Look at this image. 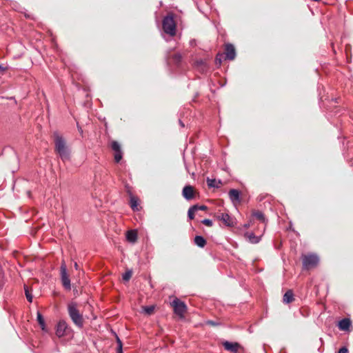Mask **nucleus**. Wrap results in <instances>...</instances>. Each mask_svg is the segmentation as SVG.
<instances>
[{"label":"nucleus","mask_w":353,"mask_h":353,"mask_svg":"<svg viewBox=\"0 0 353 353\" xmlns=\"http://www.w3.org/2000/svg\"><path fill=\"white\" fill-rule=\"evenodd\" d=\"M54 138V150L63 161L70 159V151L66 145V142L63 137L61 136L58 132L53 134Z\"/></svg>","instance_id":"f257e3e1"},{"label":"nucleus","mask_w":353,"mask_h":353,"mask_svg":"<svg viewBox=\"0 0 353 353\" xmlns=\"http://www.w3.org/2000/svg\"><path fill=\"white\" fill-rule=\"evenodd\" d=\"M68 312L71 320L75 325L81 328L83 326V317L80 313L77 303L75 302H70L68 304Z\"/></svg>","instance_id":"f03ea898"},{"label":"nucleus","mask_w":353,"mask_h":353,"mask_svg":"<svg viewBox=\"0 0 353 353\" xmlns=\"http://www.w3.org/2000/svg\"><path fill=\"white\" fill-rule=\"evenodd\" d=\"M162 27L163 32L173 37L176 34V22L174 19L173 14H168L165 16L162 21Z\"/></svg>","instance_id":"7ed1b4c3"},{"label":"nucleus","mask_w":353,"mask_h":353,"mask_svg":"<svg viewBox=\"0 0 353 353\" xmlns=\"http://www.w3.org/2000/svg\"><path fill=\"white\" fill-rule=\"evenodd\" d=\"M319 256L315 254H309L302 256V263L304 269L314 268L319 263Z\"/></svg>","instance_id":"20e7f679"},{"label":"nucleus","mask_w":353,"mask_h":353,"mask_svg":"<svg viewBox=\"0 0 353 353\" xmlns=\"http://www.w3.org/2000/svg\"><path fill=\"white\" fill-rule=\"evenodd\" d=\"M172 305L174 308V312L176 314L181 317L183 316L184 314L186 312L187 310V307L184 302L176 298L172 301Z\"/></svg>","instance_id":"39448f33"},{"label":"nucleus","mask_w":353,"mask_h":353,"mask_svg":"<svg viewBox=\"0 0 353 353\" xmlns=\"http://www.w3.org/2000/svg\"><path fill=\"white\" fill-rule=\"evenodd\" d=\"M60 272H61V282H62L63 286L66 290H70V288H71L70 280L69 276L68 274L66 265L64 261H63L61 263Z\"/></svg>","instance_id":"423d86ee"},{"label":"nucleus","mask_w":353,"mask_h":353,"mask_svg":"<svg viewBox=\"0 0 353 353\" xmlns=\"http://www.w3.org/2000/svg\"><path fill=\"white\" fill-rule=\"evenodd\" d=\"M223 346L225 350L230 352L232 353H239V350L240 348H242V347L239 343H232L228 341H225L223 343Z\"/></svg>","instance_id":"0eeeda50"},{"label":"nucleus","mask_w":353,"mask_h":353,"mask_svg":"<svg viewBox=\"0 0 353 353\" xmlns=\"http://www.w3.org/2000/svg\"><path fill=\"white\" fill-rule=\"evenodd\" d=\"M68 324L65 321H60L56 329V334L58 337H62L66 334Z\"/></svg>","instance_id":"6e6552de"},{"label":"nucleus","mask_w":353,"mask_h":353,"mask_svg":"<svg viewBox=\"0 0 353 353\" xmlns=\"http://www.w3.org/2000/svg\"><path fill=\"white\" fill-rule=\"evenodd\" d=\"M225 57L229 60H233L236 57V52L232 44L228 43L225 46Z\"/></svg>","instance_id":"1a4fd4ad"},{"label":"nucleus","mask_w":353,"mask_h":353,"mask_svg":"<svg viewBox=\"0 0 353 353\" xmlns=\"http://www.w3.org/2000/svg\"><path fill=\"white\" fill-rule=\"evenodd\" d=\"M183 197L186 200H191L194 198V189L191 185H185L182 192Z\"/></svg>","instance_id":"9d476101"},{"label":"nucleus","mask_w":353,"mask_h":353,"mask_svg":"<svg viewBox=\"0 0 353 353\" xmlns=\"http://www.w3.org/2000/svg\"><path fill=\"white\" fill-rule=\"evenodd\" d=\"M195 67L199 70L202 73L205 72L208 70V66L205 60L201 59H198L194 63Z\"/></svg>","instance_id":"9b49d317"},{"label":"nucleus","mask_w":353,"mask_h":353,"mask_svg":"<svg viewBox=\"0 0 353 353\" xmlns=\"http://www.w3.org/2000/svg\"><path fill=\"white\" fill-rule=\"evenodd\" d=\"M339 328L343 331H347L351 326V321L349 319H343L339 322Z\"/></svg>","instance_id":"f8f14e48"},{"label":"nucleus","mask_w":353,"mask_h":353,"mask_svg":"<svg viewBox=\"0 0 353 353\" xmlns=\"http://www.w3.org/2000/svg\"><path fill=\"white\" fill-rule=\"evenodd\" d=\"M229 197L232 202H239L240 201V192L236 189H232L229 191Z\"/></svg>","instance_id":"ddd939ff"},{"label":"nucleus","mask_w":353,"mask_h":353,"mask_svg":"<svg viewBox=\"0 0 353 353\" xmlns=\"http://www.w3.org/2000/svg\"><path fill=\"white\" fill-rule=\"evenodd\" d=\"M220 219L227 225L232 226L234 224L233 219L227 213H222Z\"/></svg>","instance_id":"4468645a"},{"label":"nucleus","mask_w":353,"mask_h":353,"mask_svg":"<svg viewBox=\"0 0 353 353\" xmlns=\"http://www.w3.org/2000/svg\"><path fill=\"white\" fill-rule=\"evenodd\" d=\"M126 239L129 242L134 243L137 239V233L134 230H129L126 234Z\"/></svg>","instance_id":"2eb2a0df"},{"label":"nucleus","mask_w":353,"mask_h":353,"mask_svg":"<svg viewBox=\"0 0 353 353\" xmlns=\"http://www.w3.org/2000/svg\"><path fill=\"white\" fill-rule=\"evenodd\" d=\"M294 300V294L292 290H288L283 295V301L285 303H290Z\"/></svg>","instance_id":"dca6fc26"},{"label":"nucleus","mask_w":353,"mask_h":353,"mask_svg":"<svg viewBox=\"0 0 353 353\" xmlns=\"http://www.w3.org/2000/svg\"><path fill=\"white\" fill-rule=\"evenodd\" d=\"M194 243L199 248H203L206 244V240L202 236H196Z\"/></svg>","instance_id":"f3484780"},{"label":"nucleus","mask_w":353,"mask_h":353,"mask_svg":"<svg viewBox=\"0 0 353 353\" xmlns=\"http://www.w3.org/2000/svg\"><path fill=\"white\" fill-rule=\"evenodd\" d=\"M252 216L260 221L261 223L265 222V218L263 213L261 211L256 210L252 212Z\"/></svg>","instance_id":"a211bd4d"},{"label":"nucleus","mask_w":353,"mask_h":353,"mask_svg":"<svg viewBox=\"0 0 353 353\" xmlns=\"http://www.w3.org/2000/svg\"><path fill=\"white\" fill-rule=\"evenodd\" d=\"M245 236L249 239V241L252 243H257L260 241L261 238L256 236L254 233H246Z\"/></svg>","instance_id":"6ab92c4d"},{"label":"nucleus","mask_w":353,"mask_h":353,"mask_svg":"<svg viewBox=\"0 0 353 353\" xmlns=\"http://www.w3.org/2000/svg\"><path fill=\"white\" fill-rule=\"evenodd\" d=\"M199 205H194L190 207L188 212V216L190 219H193L194 218V212L198 210Z\"/></svg>","instance_id":"aec40b11"},{"label":"nucleus","mask_w":353,"mask_h":353,"mask_svg":"<svg viewBox=\"0 0 353 353\" xmlns=\"http://www.w3.org/2000/svg\"><path fill=\"white\" fill-rule=\"evenodd\" d=\"M130 207L132 208V209L134 210V211H138L139 210V208H138V199L132 196H130Z\"/></svg>","instance_id":"412c9836"},{"label":"nucleus","mask_w":353,"mask_h":353,"mask_svg":"<svg viewBox=\"0 0 353 353\" xmlns=\"http://www.w3.org/2000/svg\"><path fill=\"white\" fill-rule=\"evenodd\" d=\"M37 321H38L39 324L41 325V329L44 330L45 329V321H44V319H43L42 314L39 312H37Z\"/></svg>","instance_id":"4be33fe9"},{"label":"nucleus","mask_w":353,"mask_h":353,"mask_svg":"<svg viewBox=\"0 0 353 353\" xmlns=\"http://www.w3.org/2000/svg\"><path fill=\"white\" fill-rule=\"evenodd\" d=\"M111 148L112 149V150L114 151V152H115L121 151L120 144L117 141H112V143H111Z\"/></svg>","instance_id":"5701e85b"},{"label":"nucleus","mask_w":353,"mask_h":353,"mask_svg":"<svg viewBox=\"0 0 353 353\" xmlns=\"http://www.w3.org/2000/svg\"><path fill=\"white\" fill-rule=\"evenodd\" d=\"M122 157H123L122 151H119V152H114V161L117 163H119L121 160Z\"/></svg>","instance_id":"b1692460"},{"label":"nucleus","mask_w":353,"mask_h":353,"mask_svg":"<svg viewBox=\"0 0 353 353\" xmlns=\"http://www.w3.org/2000/svg\"><path fill=\"white\" fill-rule=\"evenodd\" d=\"M154 307L153 305L145 306L143 307V311L145 312V313H146L148 315H150L151 314H152L154 312Z\"/></svg>","instance_id":"393cba45"},{"label":"nucleus","mask_w":353,"mask_h":353,"mask_svg":"<svg viewBox=\"0 0 353 353\" xmlns=\"http://www.w3.org/2000/svg\"><path fill=\"white\" fill-rule=\"evenodd\" d=\"M132 272L131 270H128V271H126L123 274V279L125 281H128L130 280V279L131 278L132 276Z\"/></svg>","instance_id":"a878e982"},{"label":"nucleus","mask_w":353,"mask_h":353,"mask_svg":"<svg viewBox=\"0 0 353 353\" xmlns=\"http://www.w3.org/2000/svg\"><path fill=\"white\" fill-rule=\"evenodd\" d=\"M205 324L208 325H212V326H219V325H221L220 321H212V320L206 321Z\"/></svg>","instance_id":"bb28decb"},{"label":"nucleus","mask_w":353,"mask_h":353,"mask_svg":"<svg viewBox=\"0 0 353 353\" xmlns=\"http://www.w3.org/2000/svg\"><path fill=\"white\" fill-rule=\"evenodd\" d=\"M25 294H26V299L27 300L31 303L32 301V294L30 293L27 287H25Z\"/></svg>","instance_id":"cd10ccee"},{"label":"nucleus","mask_w":353,"mask_h":353,"mask_svg":"<svg viewBox=\"0 0 353 353\" xmlns=\"http://www.w3.org/2000/svg\"><path fill=\"white\" fill-rule=\"evenodd\" d=\"M223 54H217L215 58V63L216 65H221L222 63Z\"/></svg>","instance_id":"c85d7f7f"},{"label":"nucleus","mask_w":353,"mask_h":353,"mask_svg":"<svg viewBox=\"0 0 353 353\" xmlns=\"http://www.w3.org/2000/svg\"><path fill=\"white\" fill-rule=\"evenodd\" d=\"M207 183H208V185L209 187H216L217 186L215 184L216 183V180L215 179H207Z\"/></svg>","instance_id":"c756f323"},{"label":"nucleus","mask_w":353,"mask_h":353,"mask_svg":"<svg viewBox=\"0 0 353 353\" xmlns=\"http://www.w3.org/2000/svg\"><path fill=\"white\" fill-rule=\"evenodd\" d=\"M201 222L204 225L209 226V227H211L212 225V221L210 219H203Z\"/></svg>","instance_id":"7c9ffc66"},{"label":"nucleus","mask_w":353,"mask_h":353,"mask_svg":"<svg viewBox=\"0 0 353 353\" xmlns=\"http://www.w3.org/2000/svg\"><path fill=\"white\" fill-rule=\"evenodd\" d=\"M117 342H118V350H117V353H123V352H122V343H121V341H120V339L119 338L117 339Z\"/></svg>","instance_id":"2f4dec72"},{"label":"nucleus","mask_w":353,"mask_h":353,"mask_svg":"<svg viewBox=\"0 0 353 353\" xmlns=\"http://www.w3.org/2000/svg\"><path fill=\"white\" fill-rule=\"evenodd\" d=\"M339 353H348V350L345 347L339 349Z\"/></svg>","instance_id":"473e14b6"},{"label":"nucleus","mask_w":353,"mask_h":353,"mask_svg":"<svg viewBox=\"0 0 353 353\" xmlns=\"http://www.w3.org/2000/svg\"><path fill=\"white\" fill-rule=\"evenodd\" d=\"M174 59L176 62H179L181 61V56L179 54H176L174 55Z\"/></svg>","instance_id":"72a5a7b5"},{"label":"nucleus","mask_w":353,"mask_h":353,"mask_svg":"<svg viewBox=\"0 0 353 353\" xmlns=\"http://www.w3.org/2000/svg\"><path fill=\"white\" fill-rule=\"evenodd\" d=\"M205 209H207V207L205 205H199L198 210H204Z\"/></svg>","instance_id":"f704fd0d"},{"label":"nucleus","mask_w":353,"mask_h":353,"mask_svg":"<svg viewBox=\"0 0 353 353\" xmlns=\"http://www.w3.org/2000/svg\"><path fill=\"white\" fill-rule=\"evenodd\" d=\"M74 268H75L76 270H78V269H79V265H78L77 263H76V262L74 263Z\"/></svg>","instance_id":"c9c22d12"},{"label":"nucleus","mask_w":353,"mask_h":353,"mask_svg":"<svg viewBox=\"0 0 353 353\" xmlns=\"http://www.w3.org/2000/svg\"><path fill=\"white\" fill-rule=\"evenodd\" d=\"M4 70H5V68L2 65H0V72H3Z\"/></svg>","instance_id":"e433bc0d"},{"label":"nucleus","mask_w":353,"mask_h":353,"mask_svg":"<svg viewBox=\"0 0 353 353\" xmlns=\"http://www.w3.org/2000/svg\"><path fill=\"white\" fill-rule=\"evenodd\" d=\"M179 124L181 125V127H184V124L181 120H179Z\"/></svg>","instance_id":"4c0bfd02"},{"label":"nucleus","mask_w":353,"mask_h":353,"mask_svg":"<svg viewBox=\"0 0 353 353\" xmlns=\"http://www.w3.org/2000/svg\"><path fill=\"white\" fill-rule=\"evenodd\" d=\"M245 228L249 227V224H245Z\"/></svg>","instance_id":"58836bf2"}]
</instances>
